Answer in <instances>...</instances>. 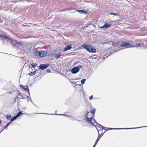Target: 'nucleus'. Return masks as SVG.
Listing matches in <instances>:
<instances>
[{"instance_id": "6", "label": "nucleus", "mask_w": 147, "mask_h": 147, "mask_svg": "<svg viewBox=\"0 0 147 147\" xmlns=\"http://www.w3.org/2000/svg\"><path fill=\"white\" fill-rule=\"evenodd\" d=\"M78 68L76 67H74L71 69V72L73 74H76L79 71Z\"/></svg>"}, {"instance_id": "35", "label": "nucleus", "mask_w": 147, "mask_h": 147, "mask_svg": "<svg viewBox=\"0 0 147 147\" xmlns=\"http://www.w3.org/2000/svg\"><path fill=\"white\" fill-rule=\"evenodd\" d=\"M115 129L114 128H113V129H112V128H110L109 129Z\"/></svg>"}, {"instance_id": "22", "label": "nucleus", "mask_w": 147, "mask_h": 147, "mask_svg": "<svg viewBox=\"0 0 147 147\" xmlns=\"http://www.w3.org/2000/svg\"><path fill=\"white\" fill-rule=\"evenodd\" d=\"M60 56V54H59L58 55H57V56H56L55 58L57 59L59 58Z\"/></svg>"}, {"instance_id": "4", "label": "nucleus", "mask_w": 147, "mask_h": 147, "mask_svg": "<svg viewBox=\"0 0 147 147\" xmlns=\"http://www.w3.org/2000/svg\"><path fill=\"white\" fill-rule=\"evenodd\" d=\"M48 65H49V64H41L40 65V67H39L40 69L42 70L44 69H45V68H47Z\"/></svg>"}, {"instance_id": "25", "label": "nucleus", "mask_w": 147, "mask_h": 147, "mask_svg": "<svg viewBox=\"0 0 147 147\" xmlns=\"http://www.w3.org/2000/svg\"><path fill=\"white\" fill-rule=\"evenodd\" d=\"M88 24L86 25L84 27H82V29L83 28H85L86 27H88Z\"/></svg>"}, {"instance_id": "28", "label": "nucleus", "mask_w": 147, "mask_h": 147, "mask_svg": "<svg viewBox=\"0 0 147 147\" xmlns=\"http://www.w3.org/2000/svg\"><path fill=\"white\" fill-rule=\"evenodd\" d=\"M22 114V112L20 111L19 112V116Z\"/></svg>"}, {"instance_id": "2", "label": "nucleus", "mask_w": 147, "mask_h": 147, "mask_svg": "<svg viewBox=\"0 0 147 147\" xmlns=\"http://www.w3.org/2000/svg\"><path fill=\"white\" fill-rule=\"evenodd\" d=\"M136 45H133L128 43L123 42L121 43L120 46L121 47H124V48H128L140 46V44L139 43H136Z\"/></svg>"}, {"instance_id": "5", "label": "nucleus", "mask_w": 147, "mask_h": 147, "mask_svg": "<svg viewBox=\"0 0 147 147\" xmlns=\"http://www.w3.org/2000/svg\"><path fill=\"white\" fill-rule=\"evenodd\" d=\"M40 51V57L45 56L47 54V52L45 51Z\"/></svg>"}, {"instance_id": "26", "label": "nucleus", "mask_w": 147, "mask_h": 147, "mask_svg": "<svg viewBox=\"0 0 147 147\" xmlns=\"http://www.w3.org/2000/svg\"><path fill=\"white\" fill-rule=\"evenodd\" d=\"M10 121L8 123H7V125H6V127H5V128L6 129H7V127L9 125V124L10 123Z\"/></svg>"}, {"instance_id": "13", "label": "nucleus", "mask_w": 147, "mask_h": 147, "mask_svg": "<svg viewBox=\"0 0 147 147\" xmlns=\"http://www.w3.org/2000/svg\"><path fill=\"white\" fill-rule=\"evenodd\" d=\"M34 55L38 58H40V51H36L34 53Z\"/></svg>"}, {"instance_id": "27", "label": "nucleus", "mask_w": 147, "mask_h": 147, "mask_svg": "<svg viewBox=\"0 0 147 147\" xmlns=\"http://www.w3.org/2000/svg\"><path fill=\"white\" fill-rule=\"evenodd\" d=\"M15 92L16 91H11V92H7V93L11 94L12 93V92Z\"/></svg>"}, {"instance_id": "43", "label": "nucleus", "mask_w": 147, "mask_h": 147, "mask_svg": "<svg viewBox=\"0 0 147 147\" xmlns=\"http://www.w3.org/2000/svg\"><path fill=\"white\" fill-rule=\"evenodd\" d=\"M119 129H120V128H119Z\"/></svg>"}, {"instance_id": "17", "label": "nucleus", "mask_w": 147, "mask_h": 147, "mask_svg": "<svg viewBox=\"0 0 147 147\" xmlns=\"http://www.w3.org/2000/svg\"><path fill=\"white\" fill-rule=\"evenodd\" d=\"M86 79H84L83 80H82L81 81V83L82 84H84L85 82L86 81Z\"/></svg>"}, {"instance_id": "34", "label": "nucleus", "mask_w": 147, "mask_h": 147, "mask_svg": "<svg viewBox=\"0 0 147 147\" xmlns=\"http://www.w3.org/2000/svg\"><path fill=\"white\" fill-rule=\"evenodd\" d=\"M96 145H95V144H94V145L93 146V147H95Z\"/></svg>"}, {"instance_id": "41", "label": "nucleus", "mask_w": 147, "mask_h": 147, "mask_svg": "<svg viewBox=\"0 0 147 147\" xmlns=\"http://www.w3.org/2000/svg\"><path fill=\"white\" fill-rule=\"evenodd\" d=\"M4 129H3L2 130V131H3V130H4Z\"/></svg>"}, {"instance_id": "38", "label": "nucleus", "mask_w": 147, "mask_h": 147, "mask_svg": "<svg viewBox=\"0 0 147 147\" xmlns=\"http://www.w3.org/2000/svg\"><path fill=\"white\" fill-rule=\"evenodd\" d=\"M63 115L61 114V115Z\"/></svg>"}, {"instance_id": "29", "label": "nucleus", "mask_w": 147, "mask_h": 147, "mask_svg": "<svg viewBox=\"0 0 147 147\" xmlns=\"http://www.w3.org/2000/svg\"><path fill=\"white\" fill-rule=\"evenodd\" d=\"M93 97V95H92L91 96H90L89 97V98L90 100H91L92 99V98Z\"/></svg>"}, {"instance_id": "1", "label": "nucleus", "mask_w": 147, "mask_h": 147, "mask_svg": "<svg viewBox=\"0 0 147 147\" xmlns=\"http://www.w3.org/2000/svg\"><path fill=\"white\" fill-rule=\"evenodd\" d=\"M94 112L93 110L90 111V112H87L86 116L85 117V120L88 123H91L92 124L91 120L94 116Z\"/></svg>"}, {"instance_id": "31", "label": "nucleus", "mask_w": 147, "mask_h": 147, "mask_svg": "<svg viewBox=\"0 0 147 147\" xmlns=\"http://www.w3.org/2000/svg\"><path fill=\"white\" fill-rule=\"evenodd\" d=\"M1 36H2V34H0V38H1Z\"/></svg>"}, {"instance_id": "23", "label": "nucleus", "mask_w": 147, "mask_h": 147, "mask_svg": "<svg viewBox=\"0 0 147 147\" xmlns=\"http://www.w3.org/2000/svg\"><path fill=\"white\" fill-rule=\"evenodd\" d=\"M36 65L37 64L36 63H33L32 64H31L32 67L34 68L36 66Z\"/></svg>"}, {"instance_id": "15", "label": "nucleus", "mask_w": 147, "mask_h": 147, "mask_svg": "<svg viewBox=\"0 0 147 147\" xmlns=\"http://www.w3.org/2000/svg\"><path fill=\"white\" fill-rule=\"evenodd\" d=\"M18 117V113H17L16 115L13 117L11 119V121H12L14 120H16L17 118Z\"/></svg>"}, {"instance_id": "3", "label": "nucleus", "mask_w": 147, "mask_h": 147, "mask_svg": "<svg viewBox=\"0 0 147 147\" xmlns=\"http://www.w3.org/2000/svg\"><path fill=\"white\" fill-rule=\"evenodd\" d=\"M82 47L90 52L94 53L96 52V50L93 47L90 45L84 44L82 45Z\"/></svg>"}, {"instance_id": "18", "label": "nucleus", "mask_w": 147, "mask_h": 147, "mask_svg": "<svg viewBox=\"0 0 147 147\" xmlns=\"http://www.w3.org/2000/svg\"><path fill=\"white\" fill-rule=\"evenodd\" d=\"M36 74V71H34L33 72H31V73H29V75L30 76H32Z\"/></svg>"}, {"instance_id": "30", "label": "nucleus", "mask_w": 147, "mask_h": 147, "mask_svg": "<svg viewBox=\"0 0 147 147\" xmlns=\"http://www.w3.org/2000/svg\"><path fill=\"white\" fill-rule=\"evenodd\" d=\"M18 95L17 96V97L16 98V99H17V100H18Z\"/></svg>"}, {"instance_id": "21", "label": "nucleus", "mask_w": 147, "mask_h": 147, "mask_svg": "<svg viewBox=\"0 0 147 147\" xmlns=\"http://www.w3.org/2000/svg\"><path fill=\"white\" fill-rule=\"evenodd\" d=\"M110 15H114L115 16L119 15L118 13H110Z\"/></svg>"}, {"instance_id": "19", "label": "nucleus", "mask_w": 147, "mask_h": 147, "mask_svg": "<svg viewBox=\"0 0 147 147\" xmlns=\"http://www.w3.org/2000/svg\"><path fill=\"white\" fill-rule=\"evenodd\" d=\"M100 43L102 44H105L107 43H109L108 42H106L105 41H103L102 40L100 41Z\"/></svg>"}, {"instance_id": "33", "label": "nucleus", "mask_w": 147, "mask_h": 147, "mask_svg": "<svg viewBox=\"0 0 147 147\" xmlns=\"http://www.w3.org/2000/svg\"><path fill=\"white\" fill-rule=\"evenodd\" d=\"M50 71V70H47V71L49 72V71Z\"/></svg>"}, {"instance_id": "36", "label": "nucleus", "mask_w": 147, "mask_h": 147, "mask_svg": "<svg viewBox=\"0 0 147 147\" xmlns=\"http://www.w3.org/2000/svg\"><path fill=\"white\" fill-rule=\"evenodd\" d=\"M133 128H132L131 129H133ZM129 128H125V129H129Z\"/></svg>"}, {"instance_id": "9", "label": "nucleus", "mask_w": 147, "mask_h": 147, "mask_svg": "<svg viewBox=\"0 0 147 147\" xmlns=\"http://www.w3.org/2000/svg\"><path fill=\"white\" fill-rule=\"evenodd\" d=\"M20 87L22 90L25 91H27V90L28 91H29V90L27 89L28 88L27 86H26V87H25L24 86L21 85H20Z\"/></svg>"}, {"instance_id": "20", "label": "nucleus", "mask_w": 147, "mask_h": 147, "mask_svg": "<svg viewBox=\"0 0 147 147\" xmlns=\"http://www.w3.org/2000/svg\"><path fill=\"white\" fill-rule=\"evenodd\" d=\"M100 138H99V136H98L96 142H95V145H96L97 144V143H98V141L99 140H100Z\"/></svg>"}, {"instance_id": "8", "label": "nucleus", "mask_w": 147, "mask_h": 147, "mask_svg": "<svg viewBox=\"0 0 147 147\" xmlns=\"http://www.w3.org/2000/svg\"><path fill=\"white\" fill-rule=\"evenodd\" d=\"M72 48L71 45H69L66 46L63 50V52H65L68 50Z\"/></svg>"}, {"instance_id": "39", "label": "nucleus", "mask_w": 147, "mask_h": 147, "mask_svg": "<svg viewBox=\"0 0 147 147\" xmlns=\"http://www.w3.org/2000/svg\"><path fill=\"white\" fill-rule=\"evenodd\" d=\"M4 129H3L2 130V131H3V130H4Z\"/></svg>"}, {"instance_id": "16", "label": "nucleus", "mask_w": 147, "mask_h": 147, "mask_svg": "<svg viewBox=\"0 0 147 147\" xmlns=\"http://www.w3.org/2000/svg\"><path fill=\"white\" fill-rule=\"evenodd\" d=\"M6 117L7 119H10L11 117V115L7 114L6 115Z\"/></svg>"}, {"instance_id": "40", "label": "nucleus", "mask_w": 147, "mask_h": 147, "mask_svg": "<svg viewBox=\"0 0 147 147\" xmlns=\"http://www.w3.org/2000/svg\"><path fill=\"white\" fill-rule=\"evenodd\" d=\"M4 129H3L2 130V131H3V130H4Z\"/></svg>"}, {"instance_id": "24", "label": "nucleus", "mask_w": 147, "mask_h": 147, "mask_svg": "<svg viewBox=\"0 0 147 147\" xmlns=\"http://www.w3.org/2000/svg\"><path fill=\"white\" fill-rule=\"evenodd\" d=\"M82 67V65H78L77 67L78 68V70H79L80 69V68H81Z\"/></svg>"}, {"instance_id": "7", "label": "nucleus", "mask_w": 147, "mask_h": 147, "mask_svg": "<svg viewBox=\"0 0 147 147\" xmlns=\"http://www.w3.org/2000/svg\"><path fill=\"white\" fill-rule=\"evenodd\" d=\"M11 43L12 44L14 45L16 47H18V43L17 41L15 40L11 39Z\"/></svg>"}, {"instance_id": "14", "label": "nucleus", "mask_w": 147, "mask_h": 147, "mask_svg": "<svg viewBox=\"0 0 147 147\" xmlns=\"http://www.w3.org/2000/svg\"><path fill=\"white\" fill-rule=\"evenodd\" d=\"M1 36V38H4V39H8L10 40H11V38H9L7 36H6L3 35L2 34V36Z\"/></svg>"}, {"instance_id": "32", "label": "nucleus", "mask_w": 147, "mask_h": 147, "mask_svg": "<svg viewBox=\"0 0 147 147\" xmlns=\"http://www.w3.org/2000/svg\"><path fill=\"white\" fill-rule=\"evenodd\" d=\"M112 43V42H111V41H110L109 43H110V44H111Z\"/></svg>"}, {"instance_id": "37", "label": "nucleus", "mask_w": 147, "mask_h": 147, "mask_svg": "<svg viewBox=\"0 0 147 147\" xmlns=\"http://www.w3.org/2000/svg\"><path fill=\"white\" fill-rule=\"evenodd\" d=\"M1 120L0 119V123H1Z\"/></svg>"}, {"instance_id": "42", "label": "nucleus", "mask_w": 147, "mask_h": 147, "mask_svg": "<svg viewBox=\"0 0 147 147\" xmlns=\"http://www.w3.org/2000/svg\"><path fill=\"white\" fill-rule=\"evenodd\" d=\"M4 129H3L2 130V131H3V130H4Z\"/></svg>"}, {"instance_id": "11", "label": "nucleus", "mask_w": 147, "mask_h": 147, "mask_svg": "<svg viewBox=\"0 0 147 147\" xmlns=\"http://www.w3.org/2000/svg\"><path fill=\"white\" fill-rule=\"evenodd\" d=\"M104 128L103 127H102L101 125H97L96 126V128L98 131V132L99 133L98 131L99 130H100V129H103V128Z\"/></svg>"}, {"instance_id": "12", "label": "nucleus", "mask_w": 147, "mask_h": 147, "mask_svg": "<svg viewBox=\"0 0 147 147\" xmlns=\"http://www.w3.org/2000/svg\"><path fill=\"white\" fill-rule=\"evenodd\" d=\"M78 11L81 14H86L88 13V11H85L83 10H78Z\"/></svg>"}, {"instance_id": "10", "label": "nucleus", "mask_w": 147, "mask_h": 147, "mask_svg": "<svg viewBox=\"0 0 147 147\" xmlns=\"http://www.w3.org/2000/svg\"><path fill=\"white\" fill-rule=\"evenodd\" d=\"M111 26V25L108 23H105L104 25L102 27H100V28H108Z\"/></svg>"}]
</instances>
